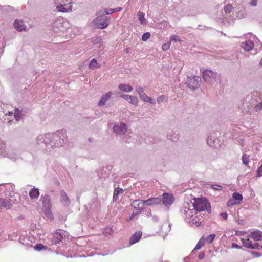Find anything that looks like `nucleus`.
Here are the masks:
<instances>
[{"label":"nucleus","mask_w":262,"mask_h":262,"mask_svg":"<svg viewBox=\"0 0 262 262\" xmlns=\"http://www.w3.org/2000/svg\"><path fill=\"white\" fill-rule=\"evenodd\" d=\"M68 138L63 131L54 133L40 134L35 140L36 148L43 151H50L54 148L62 147L67 144Z\"/></svg>","instance_id":"nucleus-1"},{"label":"nucleus","mask_w":262,"mask_h":262,"mask_svg":"<svg viewBox=\"0 0 262 262\" xmlns=\"http://www.w3.org/2000/svg\"><path fill=\"white\" fill-rule=\"evenodd\" d=\"M249 104L251 107H254L256 112L262 109V98L260 93L254 91L248 94L244 100V104Z\"/></svg>","instance_id":"nucleus-2"},{"label":"nucleus","mask_w":262,"mask_h":262,"mask_svg":"<svg viewBox=\"0 0 262 262\" xmlns=\"http://www.w3.org/2000/svg\"><path fill=\"white\" fill-rule=\"evenodd\" d=\"M194 209L198 212L206 210L208 213L211 211V205L209 201L205 198H195L192 203Z\"/></svg>","instance_id":"nucleus-3"},{"label":"nucleus","mask_w":262,"mask_h":262,"mask_svg":"<svg viewBox=\"0 0 262 262\" xmlns=\"http://www.w3.org/2000/svg\"><path fill=\"white\" fill-rule=\"evenodd\" d=\"M53 2L58 12H68L72 9L71 3L68 0H53Z\"/></svg>","instance_id":"nucleus-4"},{"label":"nucleus","mask_w":262,"mask_h":262,"mask_svg":"<svg viewBox=\"0 0 262 262\" xmlns=\"http://www.w3.org/2000/svg\"><path fill=\"white\" fill-rule=\"evenodd\" d=\"M68 235V233L64 230L58 229L56 230L55 232L52 234V237L51 239V245L56 246L58 247L59 246L58 244H60V243L62 241V239L63 238V237H66Z\"/></svg>","instance_id":"nucleus-5"},{"label":"nucleus","mask_w":262,"mask_h":262,"mask_svg":"<svg viewBox=\"0 0 262 262\" xmlns=\"http://www.w3.org/2000/svg\"><path fill=\"white\" fill-rule=\"evenodd\" d=\"M201 81V78L200 76H193L192 77H188L185 83L190 89L195 90L200 87Z\"/></svg>","instance_id":"nucleus-6"},{"label":"nucleus","mask_w":262,"mask_h":262,"mask_svg":"<svg viewBox=\"0 0 262 262\" xmlns=\"http://www.w3.org/2000/svg\"><path fill=\"white\" fill-rule=\"evenodd\" d=\"M217 73L210 70H205L203 72L202 77L204 80L208 84H211L216 80Z\"/></svg>","instance_id":"nucleus-7"},{"label":"nucleus","mask_w":262,"mask_h":262,"mask_svg":"<svg viewBox=\"0 0 262 262\" xmlns=\"http://www.w3.org/2000/svg\"><path fill=\"white\" fill-rule=\"evenodd\" d=\"M224 4H225L224 10L226 14H229L234 9L233 4L236 5L235 7L237 9H239L241 6L240 4L236 3V0H224Z\"/></svg>","instance_id":"nucleus-8"},{"label":"nucleus","mask_w":262,"mask_h":262,"mask_svg":"<svg viewBox=\"0 0 262 262\" xmlns=\"http://www.w3.org/2000/svg\"><path fill=\"white\" fill-rule=\"evenodd\" d=\"M127 125L123 122L115 123L113 127V132L118 135H124L127 131Z\"/></svg>","instance_id":"nucleus-9"},{"label":"nucleus","mask_w":262,"mask_h":262,"mask_svg":"<svg viewBox=\"0 0 262 262\" xmlns=\"http://www.w3.org/2000/svg\"><path fill=\"white\" fill-rule=\"evenodd\" d=\"M174 200L173 195L170 193H163L162 198H160L161 204H163L164 206H168L172 205Z\"/></svg>","instance_id":"nucleus-10"},{"label":"nucleus","mask_w":262,"mask_h":262,"mask_svg":"<svg viewBox=\"0 0 262 262\" xmlns=\"http://www.w3.org/2000/svg\"><path fill=\"white\" fill-rule=\"evenodd\" d=\"M121 9V7L116 8H102L97 12L96 16H105L107 15L112 14L114 12L119 11Z\"/></svg>","instance_id":"nucleus-11"},{"label":"nucleus","mask_w":262,"mask_h":262,"mask_svg":"<svg viewBox=\"0 0 262 262\" xmlns=\"http://www.w3.org/2000/svg\"><path fill=\"white\" fill-rule=\"evenodd\" d=\"M207 143L210 147H216L219 146V139L214 133H211L207 139Z\"/></svg>","instance_id":"nucleus-12"},{"label":"nucleus","mask_w":262,"mask_h":262,"mask_svg":"<svg viewBox=\"0 0 262 262\" xmlns=\"http://www.w3.org/2000/svg\"><path fill=\"white\" fill-rule=\"evenodd\" d=\"M146 204L144 200L137 199L134 200L131 203V206L139 212H141L143 209V206Z\"/></svg>","instance_id":"nucleus-13"},{"label":"nucleus","mask_w":262,"mask_h":262,"mask_svg":"<svg viewBox=\"0 0 262 262\" xmlns=\"http://www.w3.org/2000/svg\"><path fill=\"white\" fill-rule=\"evenodd\" d=\"M217 21L222 24L223 26L228 27L232 25L234 23V19L232 17H217Z\"/></svg>","instance_id":"nucleus-14"},{"label":"nucleus","mask_w":262,"mask_h":262,"mask_svg":"<svg viewBox=\"0 0 262 262\" xmlns=\"http://www.w3.org/2000/svg\"><path fill=\"white\" fill-rule=\"evenodd\" d=\"M93 22L97 26L98 28L100 29L106 28L108 24L107 19H102L100 17H96Z\"/></svg>","instance_id":"nucleus-15"},{"label":"nucleus","mask_w":262,"mask_h":262,"mask_svg":"<svg viewBox=\"0 0 262 262\" xmlns=\"http://www.w3.org/2000/svg\"><path fill=\"white\" fill-rule=\"evenodd\" d=\"M60 202L64 206H69L70 205V200L66 191L63 190L60 191Z\"/></svg>","instance_id":"nucleus-16"},{"label":"nucleus","mask_w":262,"mask_h":262,"mask_svg":"<svg viewBox=\"0 0 262 262\" xmlns=\"http://www.w3.org/2000/svg\"><path fill=\"white\" fill-rule=\"evenodd\" d=\"M120 97L134 105H137L138 103V99L135 96H130L126 94H122Z\"/></svg>","instance_id":"nucleus-17"},{"label":"nucleus","mask_w":262,"mask_h":262,"mask_svg":"<svg viewBox=\"0 0 262 262\" xmlns=\"http://www.w3.org/2000/svg\"><path fill=\"white\" fill-rule=\"evenodd\" d=\"M142 233L141 231L135 232L130 237L129 245H132L137 243L141 238Z\"/></svg>","instance_id":"nucleus-18"},{"label":"nucleus","mask_w":262,"mask_h":262,"mask_svg":"<svg viewBox=\"0 0 262 262\" xmlns=\"http://www.w3.org/2000/svg\"><path fill=\"white\" fill-rule=\"evenodd\" d=\"M113 93L112 92H108L105 94L103 95L98 102V105L99 106H104L106 102L111 98Z\"/></svg>","instance_id":"nucleus-19"},{"label":"nucleus","mask_w":262,"mask_h":262,"mask_svg":"<svg viewBox=\"0 0 262 262\" xmlns=\"http://www.w3.org/2000/svg\"><path fill=\"white\" fill-rule=\"evenodd\" d=\"M1 10L7 12L9 14L11 15H17L18 10L15 9L14 7L7 5V6H2Z\"/></svg>","instance_id":"nucleus-20"},{"label":"nucleus","mask_w":262,"mask_h":262,"mask_svg":"<svg viewBox=\"0 0 262 262\" xmlns=\"http://www.w3.org/2000/svg\"><path fill=\"white\" fill-rule=\"evenodd\" d=\"M14 27L18 31H22L27 29V26L22 20L16 19L14 22Z\"/></svg>","instance_id":"nucleus-21"},{"label":"nucleus","mask_w":262,"mask_h":262,"mask_svg":"<svg viewBox=\"0 0 262 262\" xmlns=\"http://www.w3.org/2000/svg\"><path fill=\"white\" fill-rule=\"evenodd\" d=\"M144 202H145L146 204L148 206L160 205V198H151L146 200H145Z\"/></svg>","instance_id":"nucleus-22"},{"label":"nucleus","mask_w":262,"mask_h":262,"mask_svg":"<svg viewBox=\"0 0 262 262\" xmlns=\"http://www.w3.org/2000/svg\"><path fill=\"white\" fill-rule=\"evenodd\" d=\"M42 204L43 209L49 207H51L50 203V196L49 194H45L44 196H41Z\"/></svg>","instance_id":"nucleus-23"},{"label":"nucleus","mask_w":262,"mask_h":262,"mask_svg":"<svg viewBox=\"0 0 262 262\" xmlns=\"http://www.w3.org/2000/svg\"><path fill=\"white\" fill-rule=\"evenodd\" d=\"M241 46L245 51H249L253 48L254 43L252 41L248 40L242 42Z\"/></svg>","instance_id":"nucleus-24"},{"label":"nucleus","mask_w":262,"mask_h":262,"mask_svg":"<svg viewBox=\"0 0 262 262\" xmlns=\"http://www.w3.org/2000/svg\"><path fill=\"white\" fill-rule=\"evenodd\" d=\"M249 237L253 238L255 241H261L262 238V232L258 230L252 232L249 235Z\"/></svg>","instance_id":"nucleus-25"},{"label":"nucleus","mask_w":262,"mask_h":262,"mask_svg":"<svg viewBox=\"0 0 262 262\" xmlns=\"http://www.w3.org/2000/svg\"><path fill=\"white\" fill-rule=\"evenodd\" d=\"M154 21L155 23L158 24V25H157V27L161 29L162 27H163V28H169L170 26V25L168 22L165 20H162L161 21L159 19H158V17H156V19L154 20Z\"/></svg>","instance_id":"nucleus-26"},{"label":"nucleus","mask_w":262,"mask_h":262,"mask_svg":"<svg viewBox=\"0 0 262 262\" xmlns=\"http://www.w3.org/2000/svg\"><path fill=\"white\" fill-rule=\"evenodd\" d=\"M109 172L107 170V168L103 167L100 169L98 171V176L100 179H105L109 176Z\"/></svg>","instance_id":"nucleus-27"},{"label":"nucleus","mask_w":262,"mask_h":262,"mask_svg":"<svg viewBox=\"0 0 262 262\" xmlns=\"http://www.w3.org/2000/svg\"><path fill=\"white\" fill-rule=\"evenodd\" d=\"M29 195L32 200H36L39 195L38 188H33L29 192Z\"/></svg>","instance_id":"nucleus-28"},{"label":"nucleus","mask_w":262,"mask_h":262,"mask_svg":"<svg viewBox=\"0 0 262 262\" xmlns=\"http://www.w3.org/2000/svg\"><path fill=\"white\" fill-rule=\"evenodd\" d=\"M119 89L125 93H128L133 90V88L129 84L121 83L118 85Z\"/></svg>","instance_id":"nucleus-29"},{"label":"nucleus","mask_w":262,"mask_h":262,"mask_svg":"<svg viewBox=\"0 0 262 262\" xmlns=\"http://www.w3.org/2000/svg\"><path fill=\"white\" fill-rule=\"evenodd\" d=\"M167 137L168 139L173 142H177L179 139V135L172 131L168 132Z\"/></svg>","instance_id":"nucleus-30"},{"label":"nucleus","mask_w":262,"mask_h":262,"mask_svg":"<svg viewBox=\"0 0 262 262\" xmlns=\"http://www.w3.org/2000/svg\"><path fill=\"white\" fill-rule=\"evenodd\" d=\"M136 91L139 95L140 99L144 101V100L148 96L144 91V89L142 87L137 86L136 88Z\"/></svg>","instance_id":"nucleus-31"},{"label":"nucleus","mask_w":262,"mask_h":262,"mask_svg":"<svg viewBox=\"0 0 262 262\" xmlns=\"http://www.w3.org/2000/svg\"><path fill=\"white\" fill-rule=\"evenodd\" d=\"M6 187L8 188L7 190H6L5 195L7 196L8 195L10 197H12V193L13 192L14 189L15 188V186L11 183H7L5 184Z\"/></svg>","instance_id":"nucleus-32"},{"label":"nucleus","mask_w":262,"mask_h":262,"mask_svg":"<svg viewBox=\"0 0 262 262\" xmlns=\"http://www.w3.org/2000/svg\"><path fill=\"white\" fill-rule=\"evenodd\" d=\"M25 116V112L23 110H20L18 108H15L14 112V117L17 121H19L20 119Z\"/></svg>","instance_id":"nucleus-33"},{"label":"nucleus","mask_w":262,"mask_h":262,"mask_svg":"<svg viewBox=\"0 0 262 262\" xmlns=\"http://www.w3.org/2000/svg\"><path fill=\"white\" fill-rule=\"evenodd\" d=\"M249 35L253 36V39H254L255 41L256 42V43L257 44L256 46L258 47V48L256 47V49H258L259 50H261L262 49V42L260 41L259 39L255 35L252 34L251 33L246 34H245V36L246 37H247V36Z\"/></svg>","instance_id":"nucleus-34"},{"label":"nucleus","mask_w":262,"mask_h":262,"mask_svg":"<svg viewBox=\"0 0 262 262\" xmlns=\"http://www.w3.org/2000/svg\"><path fill=\"white\" fill-rule=\"evenodd\" d=\"M123 192V189L120 187L115 188L113 192V199L114 201H116L118 200V195L120 193Z\"/></svg>","instance_id":"nucleus-35"},{"label":"nucleus","mask_w":262,"mask_h":262,"mask_svg":"<svg viewBox=\"0 0 262 262\" xmlns=\"http://www.w3.org/2000/svg\"><path fill=\"white\" fill-rule=\"evenodd\" d=\"M182 213H183L186 215V217L188 218L190 217L191 218L193 216V211L192 210L189 209L187 207H185L184 208L181 210Z\"/></svg>","instance_id":"nucleus-36"},{"label":"nucleus","mask_w":262,"mask_h":262,"mask_svg":"<svg viewBox=\"0 0 262 262\" xmlns=\"http://www.w3.org/2000/svg\"><path fill=\"white\" fill-rule=\"evenodd\" d=\"M43 210L44 211L45 215L48 219L52 220L54 218L53 214L51 211V207H49V208H44L43 209Z\"/></svg>","instance_id":"nucleus-37"},{"label":"nucleus","mask_w":262,"mask_h":262,"mask_svg":"<svg viewBox=\"0 0 262 262\" xmlns=\"http://www.w3.org/2000/svg\"><path fill=\"white\" fill-rule=\"evenodd\" d=\"M232 198L236 202H239L243 199V195L238 192H234L232 194Z\"/></svg>","instance_id":"nucleus-38"},{"label":"nucleus","mask_w":262,"mask_h":262,"mask_svg":"<svg viewBox=\"0 0 262 262\" xmlns=\"http://www.w3.org/2000/svg\"><path fill=\"white\" fill-rule=\"evenodd\" d=\"M10 201L6 199H3L0 198V208L3 207H7L10 206Z\"/></svg>","instance_id":"nucleus-39"},{"label":"nucleus","mask_w":262,"mask_h":262,"mask_svg":"<svg viewBox=\"0 0 262 262\" xmlns=\"http://www.w3.org/2000/svg\"><path fill=\"white\" fill-rule=\"evenodd\" d=\"M242 243H243V246L247 248L248 249H251V248H252V242L249 238L243 240Z\"/></svg>","instance_id":"nucleus-40"},{"label":"nucleus","mask_w":262,"mask_h":262,"mask_svg":"<svg viewBox=\"0 0 262 262\" xmlns=\"http://www.w3.org/2000/svg\"><path fill=\"white\" fill-rule=\"evenodd\" d=\"M98 64V63H97V61L96 60V59L95 58H93L89 64V67L90 68V69H95L97 68V66Z\"/></svg>","instance_id":"nucleus-41"},{"label":"nucleus","mask_w":262,"mask_h":262,"mask_svg":"<svg viewBox=\"0 0 262 262\" xmlns=\"http://www.w3.org/2000/svg\"><path fill=\"white\" fill-rule=\"evenodd\" d=\"M191 222L192 224H194L196 226L200 225L201 223V221L198 216H195L194 218H193L191 220Z\"/></svg>","instance_id":"nucleus-42"},{"label":"nucleus","mask_w":262,"mask_h":262,"mask_svg":"<svg viewBox=\"0 0 262 262\" xmlns=\"http://www.w3.org/2000/svg\"><path fill=\"white\" fill-rule=\"evenodd\" d=\"M204 245V242L201 241V240H200L199 241V242L198 243V244H196V245L195 246V247L194 248V249L192 251L191 254L193 253L194 251L201 249V248L202 246H203Z\"/></svg>","instance_id":"nucleus-43"},{"label":"nucleus","mask_w":262,"mask_h":262,"mask_svg":"<svg viewBox=\"0 0 262 262\" xmlns=\"http://www.w3.org/2000/svg\"><path fill=\"white\" fill-rule=\"evenodd\" d=\"M47 248L41 244H37L34 247V249L37 251H40L42 249H46Z\"/></svg>","instance_id":"nucleus-44"},{"label":"nucleus","mask_w":262,"mask_h":262,"mask_svg":"<svg viewBox=\"0 0 262 262\" xmlns=\"http://www.w3.org/2000/svg\"><path fill=\"white\" fill-rule=\"evenodd\" d=\"M249 156H248L247 154H244L242 156V162L243 163L246 165H247V164L249 163Z\"/></svg>","instance_id":"nucleus-45"},{"label":"nucleus","mask_w":262,"mask_h":262,"mask_svg":"<svg viewBox=\"0 0 262 262\" xmlns=\"http://www.w3.org/2000/svg\"><path fill=\"white\" fill-rule=\"evenodd\" d=\"M181 41L182 40L177 35H173L170 36V42L173 41V42H181Z\"/></svg>","instance_id":"nucleus-46"},{"label":"nucleus","mask_w":262,"mask_h":262,"mask_svg":"<svg viewBox=\"0 0 262 262\" xmlns=\"http://www.w3.org/2000/svg\"><path fill=\"white\" fill-rule=\"evenodd\" d=\"M215 237V234H210L207 236L206 241L208 243H211Z\"/></svg>","instance_id":"nucleus-47"},{"label":"nucleus","mask_w":262,"mask_h":262,"mask_svg":"<svg viewBox=\"0 0 262 262\" xmlns=\"http://www.w3.org/2000/svg\"><path fill=\"white\" fill-rule=\"evenodd\" d=\"M157 100V102L160 104L164 101H167V100L165 95H162L158 97Z\"/></svg>","instance_id":"nucleus-48"},{"label":"nucleus","mask_w":262,"mask_h":262,"mask_svg":"<svg viewBox=\"0 0 262 262\" xmlns=\"http://www.w3.org/2000/svg\"><path fill=\"white\" fill-rule=\"evenodd\" d=\"M150 37V33L149 32L144 33L142 36V40L143 41H146Z\"/></svg>","instance_id":"nucleus-49"},{"label":"nucleus","mask_w":262,"mask_h":262,"mask_svg":"<svg viewBox=\"0 0 262 262\" xmlns=\"http://www.w3.org/2000/svg\"><path fill=\"white\" fill-rule=\"evenodd\" d=\"M8 188L6 187L5 184H0V193H5L6 194V190H7Z\"/></svg>","instance_id":"nucleus-50"},{"label":"nucleus","mask_w":262,"mask_h":262,"mask_svg":"<svg viewBox=\"0 0 262 262\" xmlns=\"http://www.w3.org/2000/svg\"><path fill=\"white\" fill-rule=\"evenodd\" d=\"M144 102H148L151 104H155L156 101L153 99L151 97L147 96L146 98L144 100Z\"/></svg>","instance_id":"nucleus-51"},{"label":"nucleus","mask_w":262,"mask_h":262,"mask_svg":"<svg viewBox=\"0 0 262 262\" xmlns=\"http://www.w3.org/2000/svg\"><path fill=\"white\" fill-rule=\"evenodd\" d=\"M144 102H148L151 104H155L156 101L153 99L151 97L147 96L146 98L144 100Z\"/></svg>","instance_id":"nucleus-52"},{"label":"nucleus","mask_w":262,"mask_h":262,"mask_svg":"<svg viewBox=\"0 0 262 262\" xmlns=\"http://www.w3.org/2000/svg\"><path fill=\"white\" fill-rule=\"evenodd\" d=\"M170 46V42H166L162 46V49L163 51H166L169 49Z\"/></svg>","instance_id":"nucleus-53"},{"label":"nucleus","mask_w":262,"mask_h":262,"mask_svg":"<svg viewBox=\"0 0 262 262\" xmlns=\"http://www.w3.org/2000/svg\"><path fill=\"white\" fill-rule=\"evenodd\" d=\"M252 248L251 249H258L260 250L262 248V247L258 243H252Z\"/></svg>","instance_id":"nucleus-54"},{"label":"nucleus","mask_w":262,"mask_h":262,"mask_svg":"<svg viewBox=\"0 0 262 262\" xmlns=\"http://www.w3.org/2000/svg\"><path fill=\"white\" fill-rule=\"evenodd\" d=\"M211 188L216 190H221L223 188L222 186L216 184L211 185Z\"/></svg>","instance_id":"nucleus-55"},{"label":"nucleus","mask_w":262,"mask_h":262,"mask_svg":"<svg viewBox=\"0 0 262 262\" xmlns=\"http://www.w3.org/2000/svg\"><path fill=\"white\" fill-rule=\"evenodd\" d=\"M257 177L262 176V165H261L257 169Z\"/></svg>","instance_id":"nucleus-56"},{"label":"nucleus","mask_w":262,"mask_h":262,"mask_svg":"<svg viewBox=\"0 0 262 262\" xmlns=\"http://www.w3.org/2000/svg\"><path fill=\"white\" fill-rule=\"evenodd\" d=\"M140 23L142 25H146L147 24V20L145 17H139Z\"/></svg>","instance_id":"nucleus-57"},{"label":"nucleus","mask_w":262,"mask_h":262,"mask_svg":"<svg viewBox=\"0 0 262 262\" xmlns=\"http://www.w3.org/2000/svg\"><path fill=\"white\" fill-rule=\"evenodd\" d=\"M251 254L254 257H259L260 256H261V254L258 252H255L252 251L251 252Z\"/></svg>","instance_id":"nucleus-58"},{"label":"nucleus","mask_w":262,"mask_h":262,"mask_svg":"<svg viewBox=\"0 0 262 262\" xmlns=\"http://www.w3.org/2000/svg\"><path fill=\"white\" fill-rule=\"evenodd\" d=\"M231 248L235 249H242V246L238 245L236 243H232L231 244Z\"/></svg>","instance_id":"nucleus-59"},{"label":"nucleus","mask_w":262,"mask_h":262,"mask_svg":"<svg viewBox=\"0 0 262 262\" xmlns=\"http://www.w3.org/2000/svg\"><path fill=\"white\" fill-rule=\"evenodd\" d=\"M237 204H238V202H233V201L232 200H229L227 203V205L228 206H232L233 205Z\"/></svg>","instance_id":"nucleus-60"},{"label":"nucleus","mask_w":262,"mask_h":262,"mask_svg":"<svg viewBox=\"0 0 262 262\" xmlns=\"http://www.w3.org/2000/svg\"><path fill=\"white\" fill-rule=\"evenodd\" d=\"M257 0H251L249 3V5L251 6L255 7L257 5Z\"/></svg>","instance_id":"nucleus-61"},{"label":"nucleus","mask_w":262,"mask_h":262,"mask_svg":"<svg viewBox=\"0 0 262 262\" xmlns=\"http://www.w3.org/2000/svg\"><path fill=\"white\" fill-rule=\"evenodd\" d=\"M140 213V212H139L138 211L137 212H135L134 211H133L131 216L129 217V220H132L136 215Z\"/></svg>","instance_id":"nucleus-62"},{"label":"nucleus","mask_w":262,"mask_h":262,"mask_svg":"<svg viewBox=\"0 0 262 262\" xmlns=\"http://www.w3.org/2000/svg\"><path fill=\"white\" fill-rule=\"evenodd\" d=\"M220 216H222L224 219L227 220L228 217V214L226 212H222L220 213Z\"/></svg>","instance_id":"nucleus-63"},{"label":"nucleus","mask_w":262,"mask_h":262,"mask_svg":"<svg viewBox=\"0 0 262 262\" xmlns=\"http://www.w3.org/2000/svg\"><path fill=\"white\" fill-rule=\"evenodd\" d=\"M204 257H205V254H204V252H202L199 254L198 258L199 259L202 260L204 258Z\"/></svg>","instance_id":"nucleus-64"}]
</instances>
